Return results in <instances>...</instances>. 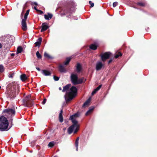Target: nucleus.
Listing matches in <instances>:
<instances>
[{
    "instance_id": "f257e3e1",
    "label": "nucleus",
    "mask_w": 157,
    "mask_h": 157,
    "mask_svg": "<svg viewBox=\"0 0 157 157\" xmlns=\"http://www.w3.org/2000/svg\"><path fill=\"white\" fill-rule=\"evenodd\" d=\"M71 86V84H69L63 87L62 92H64L67 91L65 98L66 102L71 100L74 98L77 95V89L75 86H72L68 90Z\"/></svg>"
},
{
    "instance_id": "f03ea898",
    "label": "nucleus",
    "mask_w": 157,
    "mask_h": 157,
    "mask_svg": "<svg viewBox=\"0 0 157 157\" xmlns=\"http://www.w3.org/2000/svg\"><path fill=\"white\" fill-rule=\"evenodd\" d=\"M79 116L78 113H76L71 116L70 118V119L71 120L73 124L70 126L68 129V132L69 134H71L74 130V133H76L79 129V124H78V121L76 120L77 118Z\"/></svg>"
},
{
    "instance_id": "7ed1b4c3",
    "label": "nucleus",
    "mask_w": 157,
    "mask_h": 157,
    "mask_svg": "<svg viewBox=\"0 0 157 157\" xmlns=\"http://www.w3.org/2000/svg\"><path fill=\"white\" fill-rule=\"evenodd\" d=\"M9 122L7 119L4 116H2L0 117V131H7L11 128H8Z\"/></svg>"
},
{
    "instance_id": "20e7f679",
    "label": "nucleus",
    "mask_w": 157,
    "mask_h": 157,
    "mask_svg": "<svg viewBox=\"0 0 157 157\" xmlns=\"http://www.w3.org/2000/svg\"><path fill=\"white\" fill-rule=\"evenodd\" d=\"M29 10H28L26 13H25V15L24 17V18L23 17V15L24 11H23L21 14V18L22 19L21 21V25H22V28L24 31H26L27 30V24L26 22V21L27 20V17L29 14Z\"/></svg>"
},
{
    "instance_id": "39448f33",
    "label": "nucleus",
    "mask_w": 157,
    "mask_h": 157,
    "mask_svg": "<svg viewBox=\"0 0 157 157\" xmlns=\"http://www.w3.org/2000/svg\"><path fill=\"white\" fill-rule=\"evenodd\" d=\"M31 96L30 95L27 96L23 100V103L25 106L26 107H30L33 105V101L31 99Z\"/></svg>"
},
{
    "instance_id": "423d86ee",
    "label": "nucleus",
    "mask_w": 157,
    "mask_h": 157,
    "mask_svg": "<svg viewBox=\"0 0 157 157\" xmlns=\"http://www.w3.org/2000/svg\"><path fill=\"white\" fill-rule=\"evenodd\" d=\"M13 40L12 37L7 38L6 41L2 43L3 46L6 48H10L13 43Z\"/></svg>"
},
{
    "instance_id": "0eeeda50",
    "label": "nucleus",
    "mask_w": 157,
    "mask_h": 157,
    "mask_svg": "<svg viewBox=\"0 0 157 157\" xmlns=\"http://www.w3.org/2000/svg\"><path fill=\"white\" fill-rule=\"evenodd\" d=\"M70 79L73 85H78V78L77 74L74 73H72L71 75Z\"/></svg>"
},
{
    "instance_id": "6e6552de",
    "label": "nucleus",
    "mask_w": 157,
    "mask_h": 157,
    "mask_svg": "<svg viewBox=\"0 0 157 157\" xmlns=\"http://www.w3.org/2000/svg\"><path fill=\"white\" fill-rule=\"evenodd\" d=\"M3 113H6L5 115L6 116L7 115H9L11 116H14L15 113V110L14 109L9 108L4 109L3 111Z\"/></svg>"
},
{
    "instance_id": "1a4fd4ad",
    "label": "nucleus",
    "mask_w": 157,
    "mask_h": 157,
    "mask_svg": "<svg viewBox=\"0 0 157 157\" xmlns=\"http://www.w3.org/2000/svg\"><path fill=\"white\" fill-rule=\"evenodd\" d=\"M111 53L109 52H105L101 56V59L104 61L108 59L110 57Z\"/></svg>"
},
{
    "instance_id": "9d476101",
    "label": "nucleus",
    "mask_w": 157,
    "mask_h": 157,
    "mask_svg": "<svg viewBox=\"0 0 157 157\" xmlns=\"http://www.w3.org/2000/svg\"><path fill=\"white\" fill-rule=\"evenodd\" d=\"M103 66V64L101 61H98L96 65V69L97 71L100 70Z\"/></svg>"
},
{
    "instance_id": "9b49d317",
    "label": "nucleus",
    "mask_w": 157,
    "mask_h": 157,
    "mask_svg": "<svg viewBox=\"0 0 157 157\" xmlns=\"http://www.w3.org/2000/svg\"><path fill=\"white\" fill-rule=\"evenodd\" d=\"M15 91H13V92H12V91H8L7 93L8 97L10 98H14L15 97Z\"/></svg>"
},
{
    "instance_id": "f8f14e48",
    "label": "nucleus",
    "mask_w": 157,
    "mask_h": 157,
    "mask_svg": "<svg viewBox=\"0 0 157 157\" xmlns=\"http://www.w3.org/2000/svg\"><path fill=\"white\" fill-rule=\"evenodd\" d=\"M42 29L41 30V32H42L46 30L49 28V26L47 25L46 23H44L42 24Z\"/></svg>"
},
{
    "instance_id": "ddd939ff",
    "label": "nucleus",
    "mask_w": 157,
    "mask_h": 157,
    "mask_svg": "<svg viewBox=\"0 0 157 157\" xmlns=\"http://www.w3.org/2000/svg\"><path fill=\"white\" fill-rule=\"evenodd\" d=\"M75 9L73 7L70 9V10H64L65 14L70 13V15H71V14L75 10Z\"/></svg>"
},
{
    "instance_id": "4468645a",
    "label": "nucleus",
    "mask_w": 157,
    "mask_h": 157,
    "mask_svg": "<svg viewBox=\"0 0 157 157\" xmlns=\"http://www.w3.org/2000/svg\"><path fill=\"white\" fill-rule=\"evenodd\" d=\"M82 67L80 63H78L76 66V71L78 73L80 72L82 70Z\"/></svg>"
},
{
    "instance_id": "2eb2a0df",
    "label": "nucleus",
    "mask_w": 157,
    "mask_h": 157,
    "mask_svg": "<svg viewBox=\"0 0 157 157\" xmlns=\"http://www.w3.org/2000/svg\"><path fill=\"white\" fill-rule=\"evenodd\" d=\"M42 74L46 76H49L51 75V73L46 70H43L42 71Z\"/></svg>"
},
{
    "instance_id": "dca6fc26",
    "label": "nucleus",
    "mask_w": 157,
    "mask_h": 157,
    "mask_svg": "<svg viewBox=\"0 0 157 157\" xmlns=\"http://www.w3.org/2000/svg\"><path fill=\"white\" fill-rule=\"evenodd\" d=\"M44 18L46 20H49L51 19L52 17V14L50 13H48V15L45 14L44 15Z\"/></svg>"
},
{
    "instance_id": "f3484780",
    "label": "nucleus",
    "mask_w": 157,
    "mask_h": 157,
    "mask_svg": "<svg viewBox=\"0 0 157 157\" xmlns=\"http://www.w3.org/2000/svg\"><path fill=\"white\" fill-rule=\"evenodd\" d=\"M86 80V78L84 77L82 78H81L78 79V84H81L84 82Z\"/></svg>"
},
{
    "instance_id": "a211bd4d",
    "label": "nucleus",
    "mask_w": 157,
    "mask_h": 157,
    "mask_svg": "<svg viewBox=\"0 0 157 157\" xmlns=\"http://www.w3.org/2000/svg\"><path fill=\"white\" fill-rule=\"evenodd\" d=\"M63 110H61L59 115V121L60 122H62L63 121V118L62 115Z\"/></svg>"
},
{
    "instance_id": "6ab92c4d",
    "label": "nucleus",
    "mask_w": 157,
    "mask_h": 157,
    "mask_svg": "<svg viewBox=\"0 0 157 157\" xmlns=\"http://www.w3.org/2000/svg\"><path fill=\"white\" fill-rule=\"evenodd\" d=\"M41 41L42 38L41 37L39 38L37 40V41L35 43L36 46H39L41 44Z\"/></svg>"
},
{
    "instance_id": "aec40b11",
    "label": "nucleus",
    "mask_w": 157,
    "mask_h": 157,
    "mask_svg": "<svg viewBox=\"0 0 157 157\" xmlns=\"http://www.w3.org/2000/svg\"><path fill=\"white\" fill-rule=\"evenodd\" d=\"M59 71L61 72H65V68H64V67L61 65H60L59 66Z\"/></svg>"
},
{
    "instance_id": "412c9836",
    "label": "nucleus",
    "mask_w": 157,
    "mask_h": 157,
    "mask_svg": "<svg viewBox=\"0 0 157 157\" xmlns=\"http://www.w3.org/2000/svg\"><path fill=\"white\" fill-rule=\"evenodd\" d=\"M90 102V99H88L86 101H85L84 103L83 107H86L89 106V104Z\"/></svg>"
},
{
    "instance_id": "4be33fe9",
    "label": "nucleus",
    "mask_w": 157,
    "mask_h": 157,
    "mask_svg": "<svg viewBox=\"0 0 157 157\" xmlns=\"http://www.w3.org/2000/svg\"><path fill=\"white\" fill-rule=\"evenodd\" d=\"M94 107H92L90 108L89 110L86 113V116L90 114L93 110L94 109Z\"/></svg>"
},
{
    "instance_id": "5701e85b",
    "label": "nucleus",
    "mask_w": 157,
    "mask_h": 157,
    "mask_svg": "<svg viewBox=\"0 0 157 157\" xmlns=\"http://www.w3.org/2000/svg\"><path fill=\"white\" fill-rule=\"evenodd\" d=\"M20 78L21 80L22 81H25L27 79L26 76L25 74H23L21 75Z\"/></svg>"
},
{
    "instance_id": "b1692460",
    "label": "nucleus",
    "mask_w": 157,
    "mask_h": 157,
    "mask_svg": "<svg viewBox=\"0 0 157 157\" xmlns=\"http://www.w3.org/2000/svg\"><path fill=\"white\" fill-rule=\"evenodd\" d=\"M90 48L92 50H95L97 48V46L95 44H93L90 45Z\"/></svg>"
},
{
    "instance_id": "393cba45",
    "label": "nucleus",
    "mask_w": 157,
    "mask_h": 157,
    "mask_svg": "<svg viewBox=\"0 0 157 157\" xmlns=\"http://www.w3.org/2000/svg\"><path fill=\"white\" fill-rule=\"evenodd\" d=\"M22 51V48L21 46H19L17 47V53H19L21 52Z\"/></svg>"
},
{
    "instance_id": "a878e982",
    "label": "nucleus",
    "mask_w": 157,
    "mask_h": 157,
    "mask_svg": "<svg viewBox=\"0 0 157 157\" xmlns=\"http://www.w3.org/2000/svg\"><path fill=\"white\" fill-rule=\"evenodd\" d=\"M71 59V57H68L67 58L66 61L64 63V65H67L68 64Z\"/></svg>"
},
{
    "instance_id": "bb28decb",
    "label": "nucleus",
    "mask_w": 157,
    "mask_h": 157,
    "mask_svg": "<svg viewBox=\"0 0 157 157\" xmlns=\"http://www.w3.org/2000/svg\"><path fill=\"white\" fill-rule=\"evenodd\" d=\"M54 144L55 143L54 142H50L48 144V146L49 147H52L54 146Z\"/></svg>"
},
{
    "instance_id": "cd10ccee",
    "label": "nucleus",
    "mask_w": 157,
    "mask_h": 157,
    "mask_svg": "<svg viewBox=\"0 0 157 157\" xmlns=\"http://www.w3.org/2000/svg\"><path fill=\"white\" fill-rule=\"evenodd\" d=\"M4 71V68L3 66L1 64H0V73L3 72Z\"/></svg>"
},
{
    "instance_id": "c85d7f7f",
    "label": "nucleus",
    "mask_w": 157,
    "mask_h": 157,
    "mask_svg": "<svg viewBox=\"0 0 157 157\" xmlns=\"http://www.w3.org/2000/svg\"><path fill=\"white\" fill-rule=\"evenodd\" d=\"M36 56L38 59H41V56L40 54L38 51H37L36 53Z\"/></svg>"
},
{
    "instance_id": "c756f323",
    "label": "nucleus",
    "mask_w": 157,
    "mask_h": 157,
    "mask_svg": "<svg viewBox=\"0 0 157 157\" xmlns=\"http://www.w3.org/2000/svg\"><path fill=\"white\" fill-rule=\"evenodd\" d=\"M44 55L45 57H47L49 59H51L52 58V57L46 52L44 53Z\"/></svg>"
},
{
    "instance_id": "7c9ffc66",
    "label": "nucleus",
    "mask_w": 157,
    "mask_h": 157,
    "mask_svg": "<svg viewBox=\"0 0 157 157\" xmlns=\"http://www.w3.org/2000/svg\"><path fill=\"white\" fill-rule=\"evenodd\" d=\"M137 4L141 6H145V3L141 2H138Z\"/></svg>"
},
{
    "instance_id": "2f4dec72",
    "label": "nucleus",
    "mask_w": 157,
    "mask_h": 157,
    "mask_svg": "<svg viewBox=\"0 0 157 157\" xmlns=\"http://www.w3.org/2000/svg\"><path fill=\"white\" fill-rule=\"evenodd\" d=\"M78 141H75V146H76V150L77 151H78Z\"/></svg>"
},
{
    "instance_id": "473e14b6",
    "label": "nucleus",
    "mask_w": 157,
    "mask_h": 157,
    "mask_svg": "<svg viewBox=\"0 0 157 157\" xmlns=\"http://www.w3.org/2000/svg\"><path fill=\"white\" fill-rule=\"evenodd\" d=\"M122 56V54L120 52H119L118 53V54H116L115 55V57L116 58H118L119 56Z\"/></svg>"
},
{
    "instance_id": "72a5a7b5",
    "label": "nucleus",
    "mask_w": 157,
    "mask_h": 157,
    "mask_svg": "<svg viewBox=\"0 0 157 157\" xmlns=\"http://www.w3.org/2000/svg\"><path fill=\"white\" fill-rule=\"evenodd\" d=\"M53 78L55 81H57L59 80V78L58 77L56 76H54Z\"/></svg>"
},
{
    "instance_id": "f704fd0d",
    "label": "nucleus",
    "mask_w": 157,
    "mask_h": 157,
    "mask_svg": "<svg viewBox=\"0 0 157 157\" xmlns=\"http://www.w3.org/2000/svg\"><path fill=\"white\" fill-rule=\"evenodd\" d=\"M118 2H116L113 3V6L114 7H115L117 6L118 5Z\"/></svg>"
},
{
    "instance_id": "c9c22d12",
    "label": "nucleus",
    "mask_w": 157,
    "mask_h": 157,
    "mask_svg": "<svg viewBox=\"0 0 157 157\" xmlns=\"http://www.w3.org/2000/svg\"><path fill=\"white\" fill-rule=\"evenodd\" d=\"M101 86L102 85H100L96 89H95L96 90L98 91L101 88Z\"/></svg>"
},
{
    "instance_id": "e433bc0d",
    "label": "nucleus",
    "mask_w": 157,
    "mask_h": 157,
    "mask_svg": "<svg viewBox=\"0 0 157 157\" xmlns=\"http://www.w3.org/2000/svg\"><path fill=\"white\" fill-rule=\"evenodd\" d=\"M31 5H35L36 6H37L38 5V4L36 2H31Z\"/></svg>"
},
{
    "instance_id": "4c0bfd02",
    "label": "nucleus",
    "mask_w": 157,
    "mask_h": 157,
    "mask_svg": "<svg viewBox=\"0 0 157 157\" xmlns=\"http://www.w3.org/2000/svg\"><path fill=\"white\" fill-rule=\"evenodd\" d=\"M89 4L90 5V6H90L91 7H93L94 6V3H93L91 1H89Z\"/></svg>"
},
{
    "instance_id": "58836bf2",
    "label": "nucleus",
    "mask_w": 157,
    "mask_h": 157,
    "mask_svg": "<svg viewBox=\"0 0 157 157\" xmlns=\"http://www.w3.org/2000/svg\"><path fill=\"white\" fill-rule=\"evenodd\" d=\"M98 91L96 90L95 89L92 92V95H93L94 94H95Z\"/></svg>"
},
{
    "instance_id": "ea45409f",
    "label": "nucleus",
    "mask_w": 157,
    "mask_h": 157,
    "mask_svg": "<svg viewBox=\"0 0 157 157\" xmlns=\"http://www.w3.org/2000/svg\"><path fill=\"white\" fill-rule=\"evenodd\" d=\"M46 100L45 98L44 99L42 102V104L44 105L45 104L46 102Z\"/></svg>"
},
{
    "instance_id": "a19ab883",
    "label": "nucleus",
    "mask_w": 157,
    "mask_h": 157,
    "mask_svg": "<svg viewBox=\"0 0 157 157\" xmlns=\"http://www.w3.org/2000/svg\"><path fill=\"white\" fill-rule=\"evenodd\" d=\"M34 9L35 10H36V11H40V10H37L36 7H34Z\"/></svg>"
},
{
    "instance_id": "79ce46f5",
    "label": "nucleus",
    "mask_w": 157,
    "mask_h": 157,
    "mask_svg": "<svg viewBox=\"0 0 157 157\" xmlns=\"http://www.w3.org/2000/svg\"><path fill=\"white\" fill-rule=\"evenodd\" d=\"M9 77L10 78H13V75H9Z\"/></svg>"
},
{
    "instance_id": "37998d69",
    "label": "nucleus",
    "mask_w": 157,
    "mask_h": 157,
    "mask_svg": "<svg viewBox=\"0 0 157 157\" xmlns=\"http://www.w3.org/2000/svg\"><path fill=\"white\" fill-rule=\"evenodd\" d=\"M36 68L37 70H38L39 71H40V69L39 67H36Z\"/></svg>"
},
{
    "instance_id": "c03bdc74",
    "label": "nucleus",
    "mask_w": 157,
    "mask_h": 157,
    "mask_svg": "<svg viewBox=\"0 0 157 157\" xmlns=\"http://www.w3.org/2000/svg\"><path fill=\"white\" fill-rule=\"evenodd\" d=\"M15 55L14 53H11V56H13Z\"/></svg>"
},
{
    "instance_id": "a18cd8bd",
    "label": "nucleus",
    "mask_w": 157,
    "mask_h": 157,
    "mask_svg": "<svg viewBox=\"0 0 157 157\" xmlns=\"http://www.w3.org/2000/svg\"><path fill=\"white\" fill-rule=\"evenodd\" d=\"M79 137H78L77 138V139H76V141H78V140H79Z\"/></svg>"
},
{
    "instance_id": "49530a36",
    "label": "nucleus",
    "mask_w": 157,
    "mask_h": 157,
    "mask_svg": "<svg viewBox=\"0 0 157 157\" xmlns=\"http://www.w3.org/2000/svg\"><path fill=\"white\" fill-rule=\"evenodd\" d=\"M112 61V60H109V61H108V63H110Z\"/></svg>"
},
{
    "instance_id": "de8ad7c7",
    "label": "nucleus",
    "mask_w": 157,
    "mask_h": 157,
    "mask_svg": "<svg viewBox=\"0 0 157 157\" xmlns=\"http://www.w3.org/2000/svg\"><path fill=\"white\" fill-rule=\"evenodd\" d=\"M2 47V44L1 43H0V48H1Z\"/></svg>"
},
{
    "instance_id": "09e8293b",
    "label": "nucleus",
    "mask_w": 157,
    "mask_h": 157,
    "mask_svg": "<svg viewBox=\"0 0 157 157\" xmlns=\"http://www.w3.org/2000/svg\"><path fill=\"white\" fill-rule=\"evenodd\" d=\"M59 89L60 90H62V88L61 87H59Z\"/></svg>"
},
{
    "instance_id": "8fccbe9b",
    "label": "nucleus",
    "mask_w": 157,
    "mask_h": 157,
    "mask_svg": "<svg viewBox=\"0 0 157 157\" xmlns=\"http://www.w3.org/2000/svg\"><path fill=\"white\" fill-rule=\"evenodd\" d=\"M1 88V86H0V89Z\"/></svg>"
}]
</instances>
